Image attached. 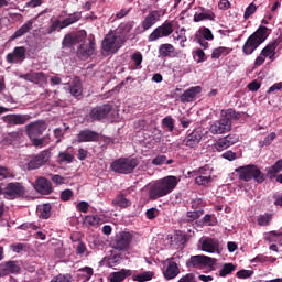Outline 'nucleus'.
Masks as SVG:
<instances>
[{
	"mask_svg": "<svg viewBox=\"0 0 282 282\" xmlns=\"http://www.w3.org/2000/svg\"><path fill=\"white\" fill-rule=\"evenodd\" d=\"M3 196L4 199L14 200L20 199V197L25 196V186L23 183L11 182L3 186L0 184V196Z\"/></svg>",
	"mask_w": 282,
	"mask_h": 282,
	"instance_id": "423d86ee",
	"label": "nucleus"
},
{
	"mask_svg": "<svg viewBox=\"0 0 282 282\" xmlns=\"http://www.w3.org/2000/svg\"><path fill=\"white\" fill-rule=\"evenodd\" d=\"M239 142V134H228L224 138L218 139L214 147L216 151H226V149H230V147H234V144H237Z\"/></svg>",
	"mask_w": 282,
	"mask_h": 282,
	"instance_id": "6ab92c4d",
	"label": "nucleus"
},
{
	"mask_svg": "<svg viewBox=\"0 0 282 282\" xmlns=\"http://www.w3.org/2000/svg\"><path fill=\"white\" fill-rule=\"evenodd\" d=\"M102 224V219L98 215H88L84 218V226H91L96 228V226H100Z\"/></svg>",
	"mask_w": 282,
	"mask_h": 282,
	"instance_id": "4c0bfd02",
	"label": "nucleus"
},
{
	"mask_svg": "<svg viewBox=\"0 0 282 282\" xmlns=\"http://www.w3.org/2000/svg\"><path fill=\"white\" fill-rule=\"evenodd\" d=\"M213 135H221L232 131V121L226 118L224 115L219 120H216L209 128Z\"/></svg>",
	"mask_w": 282,
	"mask_h": 282,
	"instance_id": "ddd939ff",
	"label": "nucleus"
},
{
	"mask_svg": "<svg viewBox=\"0 0 282 282\" xmlns=\"http://www.w3.org/2000/svg\"><path fill=\"white\" fill-rule=\"evenodd\" d=\"M100 140V134L94 130H82L77 134V142H98Z\"/></svg>",
	"mask_w": 282,
	"mask_h": 282,
	"instance_id": "b1692460",
	"label": "nucleus"
},
{
	"mask_svg": "<svg viewBox=\"0 0 282 282\" xmlns=\"http://www.w3.org/2000/svg\"><path fill=\"white\" fill-rule=\"evenodd\" d=\"M32 28H34V20H28L20 29L14 32V34L11 35L10 41H15V39L25 36V34H28Z\"/></svg>",
	"mask_w": 282,
	"mask_h": 282,
	"instance_id": "c756f323",
	"label": "nucleus"
},
{
	"mask_svg": "<svg viewBox=\"0 0 282 282\" xmlns=\"http://www.w3.org/2000/svg\"><path fill=\"white\" fill-rule=\"evenodd\" d=\"M273 215L270 213L262 214L258 216V226H270Z\"/></svg>",
	"mask_w": 282,
	"mask_h": 282,
	"instance_id": "de8ad7c7",
	"label": "nucleus"
},
{
	"mask_svg": "<svg viewBox=\"0 0 282 282\" xmlns=\"http://www.w3.org/2000/svg\"><path fill=\"white\" fill-rule=\"evenodd\" d=\"M28 48L25 46H15L11 53L6 56L7 63L10 65H21L28 58Z\"/></svg>",
	"mask_w": 282,
	"mask_h": 282,
	"instance_id": "dca6fc26",
	"label": "nucleus"
},
{
	"mask_svg": "<svg viewBox=\"0 0 282 282\" xmlns=\"http://www.w3.org/2000/svg\"><path fill=\"white\" fill-rule=\"evenodd\" d=\"M47 80V76L43 72H39L33 75V84L34 85H41V83H45Z\"/></svg>",
	"mask_w": 282,
	"mask_h": 282,
	"instance_id": "603ef678",
	"label": "nucleus"
},
{
	"mask_svg": "<svg viewBox=\"0 0 282 282\" xmlns=\"http://www.w3.org/2000/svg\"><path fill=\"white\" fill-rule=\"evenodd\" d=\"M238 180L242 182H250L253 180L257 184H263L265 182V173L261 172V169L254 164L239 166L236 169Z\"/></svg>",
	"mask_w": 282,
	"mask_h": 282,
	"instance_id": "20e7f679",
	"label": "nucleus"
},
{
	"mask_svg": "<svg viewBox=\"0 0 282 282\" xmlns=\"http://www.w3.org/2000/svg\"><path fill=\"white\" fill-rule=\"evenodd\" d=\"M52 152L50 150H43L37 155L33 156L28 163V171H35V169H41V166H45L47 162H50V158Z\"/></svg>",
	"mask_w": 282,
	"mask_h": 282,
	"instance_id": "4468645a",
	"label": "nucleus"
},
{
	"mask_svg": "<svg viewBox=\"0 0 282 282\" xmlns=\"http://www.w3.org/2000/svg\"><path fill=\"white\" fill-rule=\"evenodd\" d=\"M231 52V50L229 47L226 46H219L217 48H214L213 53H212V58L214 61H217L219 58H221V56H228V54Z\"/></svg>",
	"mask_w": 282,
	"mask_h": 282,
	"instance_id": "58836bf2",
	"label": "nucleus"
},
{
	"mask_svg": "<svg viewBox=\"0 0 282 282\" xmlns=\"http://www.w3.org/2000/svg\"><path fill=\"white\" fill-rule=\"evenodd\" d=\"M217 263V259L210 258L205 254L192 256L186 261V268H195L196 270H203V268H213Z\"/></svg>",
	"mask_w": 282,
	"mask_h": 282,
	"instance_id": "1a4fd4ad",
	"label": "nucleus"
},
{
	"mask_svg": "<svg viewBox=\"0 0 282 282\" xmlns=\"http://www.w3.org/2000/svg\"><path fill=\"white\" fill-rule=\"evenodd\" d=\"M31 118L32 117H30V115H6L2 117V120L3 122H6V124L12 127L25 124L26 122H29V120H31Z\"/></svg>",
	"mask_w": 282,
	"mask_h": 282,
	"instance_id": "412c9836",
	"label": "nucleus"
},
{
	"mask_svg": "<svg viewBox=\"0 0 282 282\" xmlns=\"http://www.w3.org/2000/svg\"><path fill=\"white\" fill-rule=\"evenodd\" d=\"M50 282H72V274L59 273L55 275Z\"/></svg>",
	"mask_w": 282,
	"mask_h": 282,
	"instance_id": "864d4df0",
	"label": "nucleus"
},
{
	"mask_svg": "<svg viewBox=\"0 0 282 282\" xmlns=\"http://www.w3.org/2000/svg\"><path fill=\"white\" fill-rule=\"evenodd\" d=\"M139 164L140 160L138 158H119L110 164V169L113 171V173H119L120 175H129L135 171V169H138Z\"/></svg>",
	"mask_w": 282,
	"mask_h": 282,
	"instance_id": "39448f33",
	"label": "nucleus"
},
{
	"mask_svg": "<svg viewBox=\"0 0 282 282\" xmlns=\"http://www.w3.org/2000/svg\"><path fill=\"white\" fill-rule=\"evenodd\" d=\"M159 55L162 58H173V56H175V46H173V44H161L159 46Z\"/></svg>",
	"mask_w": 282,
	"mask_h": 282,
	"instance_id": "2f4dec72",
	"label": "nucleus"
},
{
	"mask_svg": "<svg viewBox=\"0 0 282 282\" xmlns=\"http://www.w3.org/2000/svg\"><path fill=\"white\" fill-rule=\"evenodd\" d=\"M133 30V22H123L120 23L117 28L116 32L119 34L118 36H122L123 39H127V34Z\"/></svg>",
	"mask_w": 282,
	"mask_h": 282,
	"instance_id": "e433bc0d",
	"label": "nucleus"
},
{
	"mask_svg": "<svg viewBox=\"0 0 282 282\" xmlns=\"http://www.w3.org/2000/svg\"><path fill=\"white\" fill-rule=\"evenodd\" d=\"M34 188L40 195H52V182L45 177H39L35 182Z\"/></svg>",
	"mask_w": 282,
	"mask_h": 282,
	"instance_id": "5701e85b",
	"label": "nucleus"
},
{
	"mask_svg": "<svg viewBox=\"0 0 282 282\" xmlns=\"http://www.w3.org/2000/svg\"><path fill=\"white\" fill-rule=\"evenodd\" d=\"M221 158H224V160H228L229 162H235V160H237V153L232 152V150H228L221 154Z\"/></svg>",
	"mask_w": 282,
	"mask_h": 282,
	"instance_id": "e2e57ef3",
	"label": "nucleus"
},
{
	"mask_svg": "<svg viewBox=\"0 0 282 282\" xmlns=\"http://www.w3.org/2000/svg\"><path fill=\"white\" fill-rule=\"evenodd\" d=\"M173 23L166 20L162 25L155 28L148 36L149 43H154V41H160V39H166L173 34Z\"/></svg>",
	"mask_w": 282,
	"mask_h": 282,
	"instance_id": "9d476101",
	"label": "nucleus"
},
{
	"mask_svg": "<svg viewBox=\"0 0 282 282\" xmlns=\"http://www.w3.org/2000/svg\"><path fill=\"white\" fill-rule=\"evenodd\" d=\"M274 140H276V133L271 132L270 134H268L263 141L260 142L261 147H270V144H272V142H274Z\"/></svg>",
	"mask_w": 282,
	"mask_h": 282,
	"instance_id": "6e6d98bb",
	"label": "nucleus"
},
{
	"mask_svg": "<svg viewBox=\"0 0 282 282\" xmlns=\"http://www.w3.org/2000/svg\"><path fill=\"white\" fill-rule=\"evenodd\" d=\"M69 94L74 98H77V100H80L83 98V84L79 80L73 82L69 85Z\"/></svg>",
	"mask_w": 282,
	"mask_h": 282,
	"instance_id": "72a5a7b5",
	"label": "nucleus"
},
{
	"mask_svg": "<svg viewBox=\"0 0 282 282\" xmlns=\"http://www.w3.org/2000/svg\"><path fill=\"white\" fill-rule=\"evenodd\" d=\"M87 39V31L80 30L76 33H68L64 36L62 41L63 47H74V45H78V43H83Z\"/></svg>",
	"mask_w": 282,
	"mask_h": 282,
	"instance_id": "f3484780",
	"label": "nucleus"
},
{
	"mask_svg": "<svg viewBox=\"0 0 282 282\" xmlns=\"http://www.w3.org/2000/svg\"><path fill=\"white\" fill-rule=\"evenodd\" d=\"M202 223L205 224V226H216L217 225V218L215 215L206 214L202 218Z\"/></svg>",
	"mask_w": 282,
	"mask_h": 282,
	"instance_id": "3c124183",
	"label": "nucleus"
},
{
	"mask_svg": "<svg viewBox=\"0 0 282 282\" xmlns=\"http://www.w3.org/2000/svg\"><path fill=\"white\" fill-rule=\"evenodd\" d=\"M198 94H202V86H192L180 96V100L181 102H193Z\"/></svg>",
	"mask_w": 282,
	"mask_h": 282,
	"instance_id": "a878e982",
	"label": "nucleus"
},
{
	"mask_svg": "<svg viewBox=\"0 0 282 282\" xmlns=\"http://www.w3.org/2000/svg\"><path fill=\"white\" fill-rule=\"evenodd\" d=\"M253 274H254V271L242 269L236 273V276L238 279H250V276H252Z\"/></svg>",
	"mask_w": 282,
	"mask_h": 282,
	"instance_id": "4d7b16f0",
	"label": "nucleus"
},
{
	"mask_svg": "<svg viewBox=\"0 0 282 282\" xmlns=\"http://www.w3.org/2000/svg\"><path fill=\"white\" fill-rule=\"evenodd\" d=\"M237 270V267L232 263H225L223 270L219 271V276L226 278L228 274H232Z\"/></svg>",
	"mask_w": 282,
	"mask_h": 282,
	"instance_id": "c03bdc74",
	"label": "nucleus"
},
{
	"mask_svg": "<svg viewBox=\"0 0 282 282\" xmlns=\"http://www.w3.org/2000/svg\"><path fill=\"white\" fill-rule=\"evenodd\" d=\"M200 13L194 14V23H199L200 21H215L217 18L215 12L210 9L200 8Z\"/></svg>",
	"mask_w": 282,
	"mask_h": 282,
	"instance_id": "cd10ccee",
	"label": "nucleus"
},
{
	"mask_svg": "<svg viewBox=\"0 0 282 282\" xmlns=\"http://www.w3.org/2000/svg\"><path fill=\"white\" fill-rule=\"evenodd\" d=\"M202 215H204V209L187 212L185 221H187L188 224H193V221H196V219H199Z\"/></svg>",
	"mask_w": 282,
	"mask_h": 282,
	"instance_id": "79ce46f5",
	"label": "nucleus"
},
{
	"mask_svg": "<svg viewBox=\"0 0 282 282\" xmlns=\"http://www.w3.org/2000/svg\"><path fill=\"white\" fill-rule=\"evenodd\" d=\"M194 41H196V43H198V45H200L202 48L208 50V42L204 40V37H202L199 34L194 35Z\"/></svg>",
	"mask_w": 282,
	"mask_h": 282,
	"instance_id": "680f3d73",
	"label": "nucleus"
},
{
	"mask_svg": "<svg viewBox=\"0 0 282 282\" xmlns=\"http://www.w3.org/2000/svg\"><path fill=\"white\" fill-rule=\"evenodd\" d=\"M207 169L208 166H203L189 173V175L195 177V184H197V186H204L207 188V186L213 184V176L210 175V172L207 171Z\"/></svg>",
	"mask_w": 282,
	"mask_h": 282,
	"instance_id": "2eb2a0df",
	"label": "nucleus"
},
{
	"mask_svg": "<svg viewBox=\"0 0 282 282\" xmlns=\"http://www.w3.org/2000/svg\"><path fill=\"white\" fill-rule=\"evenodd\" d=\"M151 279H153V272L151 271H145L141 274H137L132 276V280L138 282H147V281H151Z\"/></svg>",
	"mask_w": 282,
	"mask_h": 282,
	"instance_id": "8fccbe9b",
	"label": "nucleus"
},
{
	"mask_svg": "<svg viewBox=\"0 0 282 282\" xmlns=\"http://www.w3.org/2000/svg\"><path fill=\"white\" fill-rule=\"evenodd\" d=\"M74 196V192L72 189H65L61 193L62 202H69Z\"/></svg>",
	"mask_w": 282,
	"mask_h": 282,
	"instance_id": "0e129e2a",
	"label": "nucleus"
},
{
	"mask_svg": "<svg viewBox=\"0 0 282 282\" xmlns=\"http://www.w3.org/2000/svg\"><path fill=\"white\" fill-rule=\"evenodd\" d=\"M178 274H180V267L176 264L175 261H170L166 270L163 272L164 279H166V281H171L175 279Z\"/></svg>",
	"mask_w": 282,
	"mask_h": 282,
	"instance_id": "7c9ffc66",
	"label": "nucleus"
},
{
	"mask_svg": "<svg viewBox=\"0 0 282 282\" xmlns=\"http://www.w3.org/2000/svg\"><path fill=\"white\" fill-rule=\"evenodd\" d=\"M162 126L167 129V131L173 132L175 131V119H173L171 116H167L162 119Z\"/></svg>",
	"mask_w": 282,
	"mask_h": 282,
	"instance_id": "49530a36",
	"label": "nucleus"
},
{
	"mask_svg": "<svg viewBox=\"0 0 282 282\" xmlns=\"http://www.w3.org/2000/svg\"><path fill=\"white\" fill-rule=\"evenodd\" d=\"M194 54L197 56L196 63H205V61H208L206 53L202 48H197Z\"/></svg>",
	"mask_w": 282,
	"mask_h": 282,
	"instance_id": "13d9d810",
	"label": "nucleus"
},
{
	"mask_svg": "<svg viewBox=\"0 0 282 282\" xmlns=\"http://www.w3.org/2000/svg\"><path fill=\"white\" fill-rule=\"evenodd\" d=\"M196 34H198V36H200V39L205 41H213L215 39V35H213V31H210V29L206 26H200Z\"/></svg>",
	"mask_w": 282,
	"mask_h": 282,
	"instance_id": "ea45409f",
	"label": "nucleus"
},
{
	"mask_svg": "<svg viewBox=\"0 0 282 282\" xmlns=\"http://www.w3.org/2000/svg\"><path fill=\"white\" fill-rule=\"evenodd\" d=\"M58 158H59L61 162H68V163L74 162V155H72L68 152H59Z\"/></svg>",
	"mask_w": 282,
	"mask_h": 282,
	"instance_id": "052dcab7",
	"label": "nucleus"
},
{
	"mask_svg": "<svg viewBox=\"0 0 282 282\" xmlns=\"http://www.w3.org/2000/svg\"><path fill=\"white\" fill-rule=\"evenodd\" d=\"M203 252H209L210 254L219 252V242L213 238H206L202 242Z\"/></svg>",
	"mask_w": 282,
	"mask_h": 282,
	"instance_id": "c85d7f7f",
	"label": "nucleus"
},
{
	"mask_svg": "<svg viewBox=\"0 0 282 282\" xmlns=\"http://www.w3.org/2000/svg\"><path fill=\"white\" fill-rule=\"evenodd\" d=\"M257 12V4L254 2L250 3L245 11L243 19H250L252 14Z\"/></svg>",
	"mask_w": 282,
	"mask_h": 282,
	"instance_id": "5fc2aeb1",
	"label": "nucleus"
},
{
	"mask_svg": "<svg viewBox=\"0 0 282 282\" xmlns=\"http://www.w3.org/2000/svg\"><path fill=\"white\" fill-rule=\"evenodd\" d=\"M202 142V132L198 130H193L187 137L183 140V144L189 149H195L197 144Z\"/></svg>",
	"mask_w": 282,
	"mask_h": 282,
	"instance_id": "bb28decb",
	"label": "nucleus"
},
{
	"mask_svg": "<svg viewBox=\"0 0 282 282\" xmlns=\"http://www.w3.org/2000/svg\"><path fill=\"white\" fill-rule=\"evenodd\" d=\"M177 184H180V178L173 175L158 180L150 186L149 198L152 199V202H155V199L166 197V195L173 193L174 188H177Z\"/></svg>",
	"mask_w": 282,
	"mask_h": 282,
	"instance_id": "f03ea898",
	"label": "nucleus"
},
{
	"mask_svg": "<svg viewBox=\"0 0 282 282\" xmlns=\"http://www.w3.org/2000/svg\"><path fill=\"white\" fill-rule=\"evenodd\" d=\"M121 262L122 257L120 254H112L106 261L108 268H116V265H120Z\"/></svg>",
	"mask_w": 282,
	"mask_h": 282,
	"instance_id": "09e8293b",
	"label": "nucleus"
},
{
	"mask_svg": "<svg viewBox=\"0 0 282 282\" xmlns=\"http://www.w3.org/2000/svg\"><path fill=\"white\" fill-rule=\"evenodd\" d=\"M133 240V235L129 231H120L115 236V239L111 241V246L115 250L124 251L131 246Z\"/></svg>",
	"mask_w": 282,
	"mask_h": 282,
	"instance_id": "f8f14e48",
	"label": "nucleus"
},
{
	"mask_svg": "<svg viewBox=\"0 0 282 282\" xmlns=\"http://www.w3.org/2000/svg\"><path fill=\"white\" fill-rule=\"evenodd\" d=\"M131 274H133V272L131 270L121 269L120 271L110 273L109 281L110 282H122L128 276H131Z\"/></svg>",
	"mask_w": 282,
	"mask_h": 282,
	"instance_id": "473e14b6",
	"label": "nucleus"
},
{
	"mask_svg": "<svg viewBox=\"0 0 282 282\" xmlns=\"http://www.w3.org/2000/svg\"><path fill=\"white\" fill-rule=\"evenodd\" d=\"M94 52H96V43L90 41L89 44H80L77 48V56L80 61H87L94 56Z\"/></svg>",
	"mask_w": 282,
	"mask_h": 282,
	"instance_id": "4be33fe9",
	"label": "nucleus"
},
{
	"mask_svg": "<svg viewBox=\"0 0 282 282\" xmlns=\"http://www.w3.org/2000/svg\"><path fill=\"white\" fill-rule=\"evenodd\" d=\"M124 43H127V39H124L123 36L108 33L105 36L101 46L104 52H111L112 54H116V52H118V50H120L122 45H124Z\"/></svg>",
	"mask_w": 282,
	"mask_h": 282,
	"instance_id": "6e6552de",
	"label": "nucleus"
},
{
	"mask_svg": "<svg viewBox=\"0 0 282 282\" xmlns=\"http://www.w3.org/2000/svg\"><path fill=\"white\" fill-rule=\"evenodd\" d=\"M160 11L158 10H153L151 11L148 15H145V18L143 19V21L141 22V28L142 30H140V26H138L137 30V34H142L144 32H147V30H151L153 25H155V23H158V21H160Z\"/></svg>",
	"mask_w": 282,
	"mask_h": 282,
	"instance_id": "a211bd4d",
	"label": "nucleus"
},
{
	"mask_svg": "<svg viewBox=\"0 0 282 282\" xmlns=\"http://www.w3.org/2000/svg\"><path fill=\"white\" fill-rule=\"evenodd\" d=\"M112 109L113 106L109 104L97 106L89 111L87 118L90 122H100V120H105L111 113Z\"/></svg>",
	"mask_w": 282,
	"mask_h": 282,
	"instance_id": "9b49d317",
	"label": "nucleus"
},
{
	"mask_svg": "<svg viewBox=\"0 0 282 282\" xmlns=\"http://www.w3.org/2000/svg\"><path fill=\"white\" fill-rule=\"evenodd\" d=\"M131 61L133 62L134 69H142V61H144V57L141 52H134L131 56Z\"/></svg>",
	"mask_w": 282,
	"mask_h": 282,
	"instance_id": "37998d69",
	"label": "nucleus"
},
{
	"mask_svg": "<svg viewBox=\"0 0 282 282\" xmlns=\"http://www.w3.org/2000/svg\"><path fill=\"white\" fill-rule=\"evenodd\" d=\"M152 164L154 166H162V164H166V155H158L152 160Z\"/></svg>",
	"mask_w": 282,
	"mask_h": 282,
	"instance_id": "69168bd1",
	"label": "nucleus"
},
{
	"mask_svg": "<svg viewBox=\"0 0 282 282\" xmlns=\"http://www.w3.org/2000/svg\"><path fill=\"white\" fill-rule=\"evenodd\" d=\"M8 177H12V172L8 167L0 166V181L8 180Z\"/></svg>",
	"mask_w": 282,
	"mask_h": 282,
	"instance_id": "338daca9",
	"label": "nucleus"
},
{
	"mask_svg": "<svg viewBox=\"0 0 282 282\" xmlns=\"http://www.w3.org/2000/svg\"><path fill=\"white\" fill-rule=\"evenodd\" d=\"M21 265L19 261L10 260L0 264V276H8V274H20Z\"/></svg>",
	"mask_w": 282,
	"mask_h": 282,
	"instance_id": "aec40b11",
	"label": "nucleus"
},
{
	"mask_svg": "<svg viewBox=\"0 0 282 282\" xmlns=\"http://www.w3.org/2000/svg\"><path fill=\"white\" fill-rule=\"evenodd\" d=\"M83 19L82 12H74L68 14V17L64 20H55L52 24L46 29L45 34H54L56 30H65V28H69V25H74V23H78Z\"/></svg>",
	"mask_w": 282,
	"mask_h": 282,
	"instance_id": "0eeeda50",
	"label": "nucleus"
},
{
	"mask_svg": "<svg viewBox=\"0 0 282 282\" xmlns=\"http://www.w3.org/2000/svg\"><path fill=\"white\" fill-rule=\"evenodd\" d=\"M67 129H69V128H66L65 130H63V129H61V128H56V129L54 130V137L57 139V141H56L57 144L62 142V140H63V138H64L65 132L67 131Z\"/></svg>",
	"mask_w": 282,
	"mask_h": 282,
	"instance_id": "bf43d9fd",
	"label": "nucleus"
},
{
	"mask_svg": "<svg viewBox=\"0 0 282 282\" xmlns=\"http://www.w3.org/2000/svg\"><path fill=\"white\" fill-rule=\"evenodd\" d=\"M282 171V159L276 161L274 165L269 167L267 171L265 177H269V180H274V177H278L279 173Z\"/></svg>",
	"mask_w": 282,
	"mask_h": 282,
	"instance_id": "c9c22d12",
	"label": "nucleus"
},
{
	"mask_svg": "<svg viewBox=\"0 0 282 282\" xmlns=\"http://www.w3.org/2000/svg\"><path fill=\"white\" fill-rule=\"evenodd\" d=\"M268 36H270V29L265 25H260L245 42L242 46V54L245 56H251L254 54L259 46L263 45L265 41H268Z\"/></svg>",
	"mask_w": 282,
	"mask_h": 282,
	"instance_id": "7ed1b4c3",
	"label": "nucleus"
},
{
	"mask_svg": "<svg viewBox=\"0 0 282 282\" xmlns=\"http://www.w3.org/2000/svg\"><path fill=\"white\" fill-rule=\"evenodd\" d=\"M45 131H47V122L45 120H36L25 126V133L31 144L36 149H43L52 142L50 134L41 137Z\"/></svg>",
	"mask_w": 282,
	"mask_h": 282,
	"instance_id": "f257e3e1",
	"label": "nucleus"
},
{
	"mask_svg": "<svg viewBox=\"0 0 282 282\" xmlns=\"http://www.w3.org/2000/svg\"><path fill=\"white\" fill-rule=\"evenodd\" d=\"M228 120H240V118L243 116V112H237L235 109L229 108L225 110V115H223Z\"/></svg>",
	"mask_w": 282,
	"mask_h": 282,
	"instance_id": "a18cd8bd",
	"label": "nucleus"
},
{
	"mask_svg": "<svg viewBox=\"0 0 282 282\" xmlns=\"http://www.w3.org/2000/svg\"><path fill=\"white\" fill-rule=\"evenodd\" d=\"M112 206H118L119 208H129L131 206V200L127 199V196L120 192L115 199H112Z\"/></svg>",
	"mask_w": 282,
	"mask_h": 282,
	"instance_id": "f704fd0d",
	"label": "nucleus"
},
{
	"mask_svg": "<svg viewBox=\"0 0 282 282\" xmlns=\"http://www.w3.org/2000/svg\"><path fill=\"white\" fill-rule=\"evenodd\" d=\"M43 3H45V0H31L25 3V8H39Z\"/></svg>",
	"mask_w": 282,
	"mask_h": 282,
	"instance_id": "774afa93",
	"label": "nucleus"
},
{
	"mask_svg": "<svg viewBox=\"0 0 282 282\" xmlns=\"http://www.w3.org/2000/svg\"><path fill=\"white\" fill-rule=\"evenodd\" d=\"M39 215L41 219H50V217H52V205L44 204L39 208Z\"/></svg>",
	"mask_w": 282,
	"mask_h": 282,
	"instance_id": "a19ab883",
	"label": "nucleus"
},
{
	"mask_svg": "<svg viewBox=\"0 0 282 282\" xmlns=\"http://www.w3.org/2000/svg\"><path fill=\"white\" fill-rule=\"evenodd\" d=\"M281 41L279 39H275L271 41L264 48H262L260 54H262V56L269 58L272 62L276 56V47H279Z\"/></svg>",
	"mask_w": 282,
	"mask_h": 282,
	"instance_id": "393cba45",
	"label": "nucleus"
}]
</instances>
